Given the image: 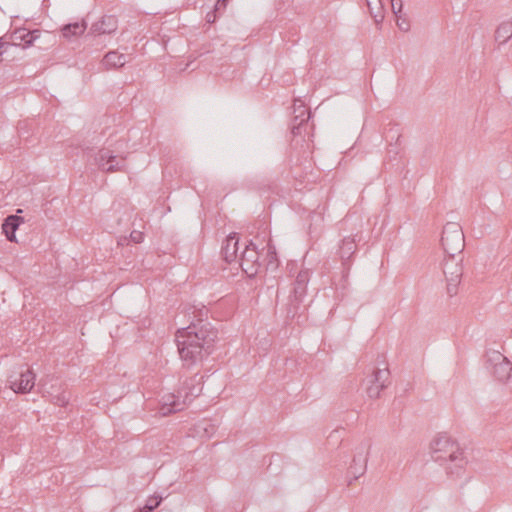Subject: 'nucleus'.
<instances>
[{"instance_id":"nucleus-27","label":"nucleus","mask_w":512,"mask_h":512,"mask_svg":"<svg viewBox=\"0 0 512 512\" xmlns=\"http://www.w3.org/2000/svg\"><path fill=\"white\" fill-rule=\"evenodd\" d=\"M341 432H342V430H338V429L332 431L330 433V435L328 436V441H333V440L337 441L340 437Z\"/></svg>"},{"instance_id":"nucleus-6","label":"nucleus","mask_w":512,"mask_h":512,"mask_svg":"<svg viewBox=\"0 0 512 512\" xmlns=\"http://www.w3.org/2000/svg\"><path fill=\"white\" fill-rule=\"evenodd\" d=\"M462 261V254L455 256L445 254L443 259L442 268L446 278L447 293L449 296L457 294L458 286L463 275Z\"/></svg>"},{"instance_id":"nucleus-9","label":"nucleus","mask_w":512,"mask_h":512,"mask_svg":"<svg viewBox=\"0 0 512 512\" xmlns=\"http://www.w3.org/2000/svg\"><path fill=\"white\" fill-rule=\"evenodd\" d=\"M53 380L52 377L46 376L41 378L38 383L39 391L45 397H49L50 401L58 406H65L70 400V395L62 390V386L59 384L50 383Z\"/></svg>"},{"instance_id":"nucleus-31","label":"nucleus","mask_w":512,"mask_h":512,"mask_svg":"<svg viewBox=\"0 0 512 512\" xmlns=\"http://www.w3.org/2000/svg\"><path fill=\"white\" fill-rule=\"evenodd\" d=\"M137 512H148V511L142 507Z\"/></svg>"},{"instance_id":"nucleus-17","label":"nucleus","mask_w":512,"mask_h":512,"mask_svg":"<svg viewBox=\"0 0 512 512\" xmlns=\"http://www.w3.org/2000/svg\"><path fill=\"white\" fill-rule=\"evenodd\" d=\"M239 239L235 235H229L223 246L222 255L226 262L231 263L238 258Z\"/></svg>"},{"instance_id":"nucleus-13","label":"nucleus","mask_w":512,"mask_h":512,"mask_svg":"<svg viewBox=\"0 0 512 512\" xmlns=\"http://www.w3.org/2000/svg\"><path fill=\"white\" fill-rule=\"evenodd\" d=\"M369 449L370 445L366 443H361L355 448L352 463L348 469V474L352 477V480H357L366 472Z\"/></svg>"},{"instance_id":"nucleus-20","label":"nucleus","mask_w":512,"mask_h":512,"mask_svg":"<svg viewBox=\"0 0 512 512\" xmlns=\"http://www.w3.org/2000/svg\"><path fill=\"white\" fill-rule=\"evenodd\" d=\"M356 251V241L353 237H345L339 247V255L343 261H347Z\"/></svg>"},{"instance_id":"nucleus-12","label":"nucleus","mask_w":512,"mask_h":512,"mask_svg":"<svg viewBox=\"0 0 512 512\" xmlns=\"http://www.w3.org/2000/svg\"><path fill=\"white\" fill-rule=\"evenodd\" d=\"M366 391L370 398H378L382 390L390 384V371L387 367L376 368L366 380Z\"/></svg>"},{"instance_id":"nucleus-7","label":"nucleus","mask_w":512,"mask_h":512,"mask_svg":"<svg viewBox=\"0 0 512 512\" xmlns=\"http://www.w3.org/2000/svg\"><path fill=\"white\" fill-rule=\"evenodd\" d=\"M441 243L445 254L459 255L465 247V238L462 227L455 222L447 223L442 232Z\"/></svg>"},{"instance_id":"nucleus-2","label":"nucleus","mask_w":512,"mask_h":512,"mask_svg":"<svg viewBox=\"0 0 512 512\" xmlns=\"http://www.w3.org/2000/svg\"><path fill=\"white\" fill-rule=\"evenodd\" d=\"M431 455L435 462L445 466L447 473L459 477L466 460L457 443L448 436L441 435L431 443Z\"/></svg>"},{"instance_id":"nucleus-10","label":"nucleus","mask_w":512,"mask_h":512,"mask_svg":"<svg viewBox=\"0 0 512 512\" xmlns=\"http://www.w3.org/2000/svg\"><path fill=\"white\" fill-rule=\"evenodd\" d=\"M259 258L260 254L256 245L252 242L246 244L244 250L240 254L239 264L242 271L248 277H253L258 273L261 267Z\"/></svg>"},{"instance_id":"nucleus-8","label":"nucleus","mask_w":512,"mask_h":512,"mask_svg":"<svg viewBox=\"0 0 512 512\" xmlns=\"http://www.w3.org/2000/svg\"><path fill=\"white\" fill-rule=\"evenodd\" d=\"M94 164L103 172L113 173L125 170L126 159L110 148H102L95 154Z\"/></svg>"},{"instance_id":"nucleus-26","label":"nucleus","mask_w":512,"mask_h":512,"mask_svg":"<svg viewBox=\"0 0 512 512\" xmlns=\"http://www.w3.org/2000/svg\"><path fill=\"white\" fill-rule=\"evenodd\" d=\"M130 237H131L132 241L135 243H141L143 241V234L138 231H133L130 234Z\"/></svg>"},{"instance_id":"nucleus-18","label":"nucleus","mask_w":512,"mask_h":512,"mask_svg":"<svg viewBox=\"0 0 512 512\" xmlns=\"http://www.w3.org/2000/svg\"><path fill=\"white\" fill-rule=\"evenodd\" d=\"M24 220L22 217L17 215H9L2 224V230L5 234L6 238L10 242L16 241V235L15 232L20 226L21 223H23Z\"/></svg>"},{"instance_id":"nucleus-24","label":"nucleus","mask_w":512,"mask_h":512,"mask_svg":"<svg viewBox=\"0 0 512 512\" xmlns=\"http://www.w3.org/2000/svg\"><path fill=\"white\" fill-rule=\"evenodd\" d=\"M162 501V497L159 496H151L146 501V504L143 506L148 512H152L155 508H157Z\"/></svg>"},{"instance_id":"nucleus-3","label":"nucleus","mask_w":512,"mask_h":512,"mask_svg":"<svg viewBox=\"0 0 512 512\" xmlns=\"http://www.w3.org/2000/svg\"><path fill=\"white\" fill-rule=\"evenodd\" d=\"M202 376L198 374L185 379L177 394L168 393L162 397L159 412L162 416L182 411L202 391Z\"/></svg>"},{"instance_id":"nucleus-28","label":"nucleus","mask_w":512,"mask_h":512,"mask_svg":"<svg viewBox=\"0 0 512 512\" xmlns=\"http://www.w3.org/2000/svg\"><path fill=\"white\" fill-rule=\"evenodd\" d=\"M268 257H269L268 265H272V266L276 267L277 266V264H276V260H277L276 259V253L274 251L273 252L268 251Z\"/></svg>"},{"instance_id":"nucleus-1","label":"nucleus","mask_w":512,"mask_h":512,"mask_svg":"<svg viewBox=\"0 0 512 512\" xmlns=\"http://www.w3.org/2000/svg\"><path fill=\"white\" fill-rule=\"evenodd\" d=\"M189 316L192 314L191 323L184 328L178 329L176 343L178 352L184 365L191 367L211 354L214 342L217 338V330L211 323L205 321L208 310L205 306L197 309L192 307Z\"/></svg>"},{"instance_id":"nucleus-23","label":"nucleus","mask_w":512,"mask_h":512,"mask_svg":"<svg viewBox=\"0 0 512 512\" xmlns=\"http://www.w3.org/2000/svg\"><path fill=\"white\" fill-rule=\"evenodd\" d=\"M85 29H86V24L84 22L83 23L75 22V23H70V24H67L66 26H64L62 31H63L64 37H70V36L82 34Z\"/></svg>"},{"instance_id":"nucleus-4","label":"nucleus","mask_w":512,"mask_h":512,"mask_svg":"<svg viewBox=\"0 0 512 512\" xmlns=\"http://www.w3.org/2000/svg\"><path fill=\"white\" fill-rule=\"evenodd\" d=\"M294 117L291 122L292 143L297 147L311 149L313 125L309 123L310 112L302 101L295 100L293 104Z\"/></svg>"},{"instance_id":"nucleus-5","label":"nucleus","mask_w":512,"mask_h":512,"mask_svg":"<svg viewBox=\"0 0 512 512\" xmlns=\"http://www.w3.org/2000/svg\"><path fill=\"white\" fill-rule=\"evenodd\" d=\"M311 271L308 268L301 269L293 283V289L289 296L287 307V316L294 318L300 308L307 293V286L310 281Z\"/></svg>"},{"instance_id":"nucleus-32","label":"nucleus","mask_w":512,"mask_h":512,"mask_svg":"<svg viewBox=\"0 0 512 512\" xmlns=\"http://www.w3.org/2000/svg\"><path fill=\"white\" fill-rule=\"evenodd\" d=\"M207 20H208V22L212 21L211 18H210V14L209 13L207 14Z\"/></svg>"},{"instance_id":"nucleus-30","label":"nucleus","mask_w":512,"mask_h":512,"mask_svg":"<svg viewBox=\"0 0 512 512\" xmlns=\"http://www.w3.org/2000/svg\"><path fill=\"white\" fill-rule=\"evenodd\" d=\"M397 25L403 31H408V29H409V24L405 20H402V21L398 20Z\"/></svg>"},{"instance_id":"nucleus-33","label":"nucleus","mask_w":512,"mask_h":512,"mask_svg":"<svg viewBox=\"0 0 512 512\" xmlns=\"http://www.w3.org/2000/svg\"><path fill=\"white\" fill-rule=\"evenodd\" d=\"M3 45H4V43H1V42H0V49L2 48V46H3Z\"/></svg>"},{"instance_id":"nucleus-11","label":"nucleus","mask_w":512,"mask_h":512,"mask_svg":"<svg viewBox=\"0 0 512 512\" xmlns=\"http://www.w3.org/2000/svg\"><path fill=\"white\" fill-rule=\"evenodd\" d=\"M488 363L493 369V375L501 382L507 381L511 377L512 363L502 353L496 350L487 353Z\"/></svg>"},{"instance_id":"nucleus-29","label":"nucleus","mask_w":512,"mask_h":512,"mask_svg":"<svg viewBox=\"0 0 512 512\" xmlns=\"http://www.w3.org/2000/svg\"><path fill=\"white\" fill-rule=\"evenodd\" d=\"M228 0H218L215 4V11H219L220 9H224L226 7V3Z\"/></svg>"},{"instance_id":"nucleus-19","label":"nucleus","mask_w":512,"mask_h":512,"mask_svg":"<svg viewBox=\"0 0 512 512\" xmlns=\"http://www.w3.org/2000/svg\"><path fill=\"white\" fill-rule=\"evenodd\" d=\"M128 62L127 56L117 51L108 52L103 60L102 65L106 69L120 68Z\"/></svg>"},{"instance_id":"nucleus-21","label":"nucleus","mask_w":512,"mask_h":512,"mask_svg":"<svg viewBox=\"0 0 512 512\" xmlns=\"http://www.w3.org/2000/svg\"><path fill=\"white\" fill-rule=\"evenodd\" d=\"M369 12L376 24L382 23L384 19V7L382 0H366Z\"/></svg>"},{"instance_id":"nucleus-15","label":"nucleus","mask_w":512,"mask_h":512,"mask_svg":"<svg viewBox=\"0 0 512 512\" xmlns=\"http://www.w3.org/2000/svg\"><path fill=\"white\" fill-rule=\"evenodd\" d=\"M41 31L38 29L28 30L27 28L21 27L16 28L11 34L10 39L16 46L27 48L33 45L34 41L40 37Z\"/></svg>"},{"instance_id":"nucleus-16","label":"nucleus","mask_w":512,"mask_h":512,"mask_svg":"<svg viewBox=\"0 0 512 512\" xmlns=\"http://www.w3.org/2000/svg\"><path fill=\"white\" fill-rule=\"evenodd\" d=\"M118 28V21L114 15H105L91 26V32L96 35L111 34Z\"/></svg>"},{"instance_id":"nucleus-22","label":"nucleus","mask_w":512,"mask_h":512,"mask_svg":"<svg viewBox=\"0 0 512 512\" xmlns=\"http://www.w3.org/2000/svg\"><path fill=\"white\" fill-rule=\"evenodd\" d=\"M512 37V20L502 22L495 32V40L505 44Z\"/></svg>"},{"instance_id":"nucleus-14","label":"nucleus","mask_w":512,"mask_h":512,"mask_svg":"<svg viewBox=\"0 0 512 512\" xmlns=\"http://www.w3.org/2000/svg\"><path fill=\"white\" fill-rule=\"evenodd\" d=\"M36 375L31 369L20 373L19 378L9 379L10 388L15 393H29L35 386Z\"/></svg>"},{"instance_id":"nucleus-25","label":"nucleus","mask_w":512,"mask_h":512,"mask_svg":"<svg viewBox=\"0 0 512 512\" xmlns=\"http://www.w3.org/2000/svg\"><path fill=\"white\" fill-rule=\"evenodd\" d=\"M390 1H391L392 12L396 16H398V14L401 13L402 8H403L402 0H390Z\"/></svg>"}]
</instances>
